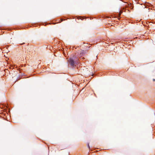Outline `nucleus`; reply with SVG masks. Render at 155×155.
<instances>
[{
	"label": "nucleus",
	"instance_id": "f257e3e1",
	"mask_svg": "<svg viewBox=\"0 0 155 155\" xmlns=\"http://www.w3.org/2000/svg\"><path fill=\"white\" fill-rule=\"evenodd\" d=\"M69 63L72 66H73L75 64V62L74 61V60L72 59H71V58L70 59V60L69 61Z\"/></svg>",
	"mask_w": 155,
	"mask_h": 155
},
{
	"label": "nucleus",
	"instance_id": "f03ea898",
	"mask_svg": "<svg viewBox=\"0 0 155 155\" xmlns=\"http://www.w3.org/2000/svg\"><path fill=\"white\" fill-rule=\"evenodd\" d=\"M83 53H82L81 52V54H82V55H83Z\"/></svg>",
	"mask_w": 155,
	"mask_h": 155
}]
</instances>
